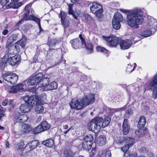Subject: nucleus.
I'll return each instance as SVG.
<instances>
[{
    "label": "nucleus",
    "instance_id": "1",
    "mask_svg": "<svg viewBox=\"0 0 157 157\" xmlns=\"http://www.w3.org/2000/svg\"><path fill=\"white\" fill-rule=\"evenodd\" d=\"M143 12L140 8H136L132 10L127 15L128 25L134 29H138L139 25L141 24L144 19Z\"/></svg>",
    "mask_w": 157,
    "mask_h": 157
},
{
    "label": "nucleus",
    "instance_id": "2",
    "mask_svg": "<svg viewBox=\"0 0 157 157\" xmlns=\"http://www.w3.org/2000/svg\"><path fill=\"white\" fill-rule=\"evenodd\" d=\"M15 53L13 51L9 50L6 54L2 58L1 65L4 68L7 63L12 65H15L21 59L20 57L18 55L12 56Z\"/></svg>",
    "mask_w": 157,
    "mask_h": 157
},
{
    "label": "nucleus",
    "instance_id": "3",
    "mask_svg": "<svg viewBox=\"0 0 157 157\" xmlns=\"http://www.w3.org/2000/svg\"><path fill=\"white\" fill-rule=\"evenodd\" d=\"M102 121L103 118L101 117L94 118L88 124V129L95 133L98 132L101 129L100 125Z\"/></svg>",
    "mask_w": 157,
    "mask_h": 157
},
{
    "label": "nucleus",
    "instance_id": "4",
    "mask_svg": "<svg viewBox=\"0 0 157 157\" xmlns=\"http://www.w3.org/2000/svg\"><path fill=\"white\" fill-rule=\"evenodd\" d=\"M104 39L108 43V45L111 47L116 48L119 44V39L116 37L113 36L106 37L103 36Z\"/></svg>",
    "mask_w": 157,
    "mask_h": 157
},
{
    "label": "nucleus",
    "instance_id": "5",
    "mask_svg": "<svg viewBox=\"0 0 157 157\" xmlns=\"http://www.w3.org/2000/svg\"><path fill=\"white\" fill-rule=\"evenodd\" d=\"M90 10L92 13L95 14L98 17L100 16L103 12L102 7L99 3L94 2L90 7Z\"/></svg>",
    "mask_w": 157,
    "mask_h": 157
},
{
    "label": "nucleus",
    "instance_id": "6",
    "mask_svg": "<svg viewBox=\"0 0 157 157\" xmlns=\"http://www.w3.org/2000/svg\"><path fill=\"white\" fill-rule=\"evenodd\" d=\"M24 101L31 108L37 104L38 99L35 97L26 96L23 98Z\"/></svg>",
    "mask_w": 157,
    "mask_h": 157
},
{
    "label": "nucleus",
    "instance_id": "7",
    "mask_svg": "<svg viewBox=\"0 0 157 157\" xmlns=\"http://www.w3.org/2000/svg\"><path fill=\"white\" fill-rule=\"evenodd\" d=\"M71 109L76 110L82 109L83 108L81 100L79 101L77 98L73 99L70 103Z\"/></svg>",
    "mask_w": 157,
    "mask_h": 157
},
{
    "label": "nucleus",
    "instance_id": "8",
    "mask_svg": "<svg viewBox=\"0 0 157 157\" xmlns=\"http://www.w3.org/2000/svg\"><path fill=\"white\" fill-rule=\"evenodd\" d=\"M94 95L90 94L87 96L86 95L84 98L81 100L82 103L83 108L92 103L94 101Z\"/></svg>",
    "mask_w": 157,
    "mask_h": 157
},
{
    "label": "nucleus",
    "instance_id": "9",
    "mask_svg": "<svg viewBox=\"0 0 157 157\" xmlns=\"http://www.w3.org/2000/svg\"><path fill=\"white\" fill-rule=\"evenodd\" d=\"M60 14L61 23L64 29V31H65L66 29L68 28L69 26V18L67 16L66 14L63 11H60Z\"/></svg>",
    "mask_w": 157,
    "mask_h": 157
},
{
    "label": "nucleus",
    "instance_id": "10",
    "mask_svg": "<svg viewBox=\"0 0 157 157\" xmlns=\"http://www.w3.org/2000/svg\"><path fill=\"white\" fill-rule=\"evenodd\" d=\"M29 13V11H27L23 17L24 19H25V21L28 20L29 19V20H32L36 22L38 24L40 29V32L41 30H42L40 25V19L39 18H37L33 15H29L28 17Z\"/></svg>",
    "mask_w": 157,
    "mask_h": 157
},
{
    "label": "nucleus",
    "instance_id": "11",
    "mask_svg": "<svg viewBox=\"0 0 157 157\" xmlns=\"http://www.w3.org/2000/svg\"><path fill=\"white\" fill-rule=\"evenodd\" d=\"M132 44V42L130 40H122L120 41L119 45L121 49L125 50L128 49Z\"/></svg>",
    "mask_w": 157,
    "mask_h": 157
},
{
    "label": "nucleus",
    "instance_id": "12",
    "mask_svg": "<svg viewBox=\"0 0 157 157\" xmlns=\"http://www.w3.org/2000/svg\"><path fill=\"white\" fill-rule=\"evenodd\" d=\"M28 119V117L25 114H21L15 117L14 121L16 122L24 123Z\"/></svg>",
    "mask_w": 157,
    "mask_h": 157
},
{
    "label": "nucleus",
    "instance_id": "13",
    "mask_svg": "<svg viewBox=\"0 0 157 157\" xmlns=\"http://www.w3.org/2000/svg\"><path fill=\"white\" fill-rule=\"evenodd\" d=\"M23 90V85L21 83L13 86L9 91L10 93H17L18 91H22Z\"/></svg>",
    "mask_w": 157,
    "mask_h": 157
},
{
    "label": "nucleus",
    "instance_id": "14",
    "mask_svg": "<svg viewBox=\"0 0 157 157\" xmlns=\"http://www.w3.org/2000/svg\"><path fill=\"white\" fill-rule=\"evenodd\" d=\"M127 121V119H124L122 126L123 133L124 135H127L128 133L130 128Z\"/></svg>",
    "mask_w": 157,
    "mask_h": 157
},
{
    "label": "nucleus",
    "instance_id": "15",
    "mask_svg": "<svg viewBox=\"0 0 157 157\" xmlns=\"http://www.w3.org/2000/svg\"><path fill=\"white\" fill-rule=\"evenodd\" d=\"M57 83L56 82H53L48 85L46 86L43 90L44 91L54 90L57 88Z\"/></svg>",
    "mask_w": 157,
    "mask_h": 157
},
{
    "label": "nucleus",
    "instance_id": "16",
    "mask_svg": "<svg viewBox=\"0 0 157 157\" xmlns=\"http://www.w3.org/2000/svg\"><path fill=\"white\" fill-rule=\"evenodd\" d=\"M70 43L72 47L74 49H77L81 48L79 40L78 38H75L71 40Z\"/></svg>",
    "mask_w": 157,
    "mask_h": 157
},
{
    "label": "nucleus",
    "instance_id": "17",
    "mask_svg": "<svg viewBox=\"0 0 157 157\" xmlns=\"http://www.w3.org/2000/svg\"><path fill=\"white\" fill-rule=\"evenodd\" d=\"M148 24L150 25V29L153 32L154 34L157 30V21L154 19L149 21Z\"/></svg>",
    "mask_w": 157,
    "mask_h": 157
},
{
    "label": "nucleus",
    "instance_id": "18",
    "mask_svg": "<svg viewBox=\"0 0 157 157\" xmlns=\"http://www.w3.org/2000/svg\"><path fill=\"white\" fill-rule=\"evenodd\" d=\"M42 144L50 147H52L54 145V142L53 139L52 138H50L47 140L43 142Z\"/></svg>",
    "mask_w": 157,
    "mask_h": 157
},
{
    "label": "nucleus",
    "instance_id": "19",
    "mask_svg": "<svg viewBox=\"0 0 157 157\" xmlns=\"http://www.w3.org/2000/svg\"><path fill=\"white\" fill-rule=\"evenodd\" d=\"M20 109L21 112L23 113H26L29 112L31 109V107L28 104H25L21 105Z\"/></svg>",
    "mask_w": 157,
    "mask_h": 157
},
{
    "label": "nucleus",
    "instance_id": "20",
    "mask_svg": "<svg viewBox=\"0 0 157 157\" xmlns=\"http://www.w3.org/2000/svg\"><path fill=\"white\" fill-rule=\"evenodd\" d=\"M39 144V142L37 140H34L27 144L26 147L29 146V150L31 151L36 148Z\"/></svg>",
    "mask_w": 157,
    "mask_h": 157
},
{
    "label": "nucleus",
    "instance_id": "21",
    "mask_svg": "<svg viewBox=\"0 0 157 157\" xmlns=\"http://www.w3.org/2000/svg\"><path fill=\"white\" fill-rule=\"evenodd\" d=\"M146 123V120L144 116L141 117L140 118L138 124L137 125L138 128H144Z\"/></svg>",
    "mask_w": 157,
    "mask_h": 157
},
{
    "label": "nucleus",
    "instance_id": "22",
    "mask_svg": "<svg viewBox=\"0 0 157 157\" xmlns=\"http://www.w3.org/2000/svg\"><path fill=\"white\" fill-rule=\"evenodd\" d=\"M106 141L105 137L104 136H101L98 138L97 142L100 146H101L105 144Z\"/></svg>",
    "mask_w": 157,
    "mask_h": 157
},
{
    "label": "nucleus",
    "instance_id": "23",
    "mask_svg": "<svg viewBox=\"0 0 157 157\" xmlns=\"http://www.w3.org/2000/svg\"><path fill=\"white\" fill-rule=\"evenodd\" d=\"M13 73L11 71L5 72V73H2V78L8 82L10 81Z\"/></svg>",
    "mask_w": 157,
    "mask_h": 157
},
{
    "label": "nucleus",
    "instance_id": "24",
    "mask_svg": "<svg viewBox=\"0 0 157 157\" xmlns=\"http://www.w3.org/2000/svg\"><path fill=\"white\" fill-rule=\"evenodd\" d=\"M152 32V30L148 29L141 32L140 34V36L144 37H147L151 35Z\"/></svg>",
    "mask_w": 157,
    "mask_h": 157
},
{
    "label": "nucleus",
    "instance_id": "25",
    "mask_svg": "<svg viewBox=\"0 0 157 157\" xmlns=\"http://www.w3.org/2000/svg\"><path fill=\"white\" fill-rule=\"evenodd\" d=\"M92 144L90 142H87L83 141L82 144V147L83 149L86 151L90 150L92 146Z\"/></svg>",
    "mask_w": 157,
    "mask_h": 157
},
{
    "label": "nucleus",
    "instance_id": "26",
    "mask_svg": "<svg viewBox=\"0 0 157 157\" xmlns=\"http://www.w3.org/2000/svg\"><path fill=\"white\" fill-rule=\"evenodd\" d=\"M42 84H39V86H38L40 87H43V89L47 85L49 84V83L50 82V80L49 78L48 77H46L43 78L42 79Z\"/></svg>",
    "mask_w": 157,
    "mask_h": 157
},
{
    "label": "nucleus",
    "instance_id": "27",
    "mask_svg": "<svg viewBox=\"0 0 157 157\" xmlns=\"http://www.w3.org/2000/svg\"><path fill=\"white\" fill-rule=\"evenodd\" d=\"M33 77L37 84L41 82L42 78L43 77V74L41 73H39L36 74Z\"/></svg>",
    "mask_w": 157,
    "mask_h": 157
},
{
    "label": "nucleus",
    "instance_id": "28",
    "mask_svg": "<svg viewBox=\"0 0 157 157\" xmlns=\"http://www.w3.org/2000/svg\"><path fill=\"white\" fill-rule=\"evenodd\" d=\"M18 79V76L16 74L13 73L8 82L12 84H15L17 82Z\"/></svg>",
    "mask_w": 157,
    "mask_h": 157
},
{
    "label": "nucleus",
    "instance_id": "29",
    "mask_svg": "<svg viewBox=\"0 0 157 157\" xmlns=\"http://www.w3.org/2000/svg\"><path fill=\"white\" fill-rule=\"evenodd\" d=\"M22 129L24 132L28 133L31 131L32 128L30 125L24 124L22 126Z\"/></svg>",
    "mask_w": 157,
    "mask_h": 157
},
{
    "label": "nucleus",
    "instance_id": "30",
    "mask_svg": "<svg viewBox=\"0 0 157 157\" xmlns=\"http://www.w3.org/2000/svg\"><path fill=\"white\" fill-rule=\"evenodd\" d=\"M124 141L126 144L131 146L133 144L134 139L133 138H130L128 137H125L124 139Z\"/></svg>",
    "mask_w": 157,
    "mask_h": 157
},
{
    "label": "nucleus",
    "instance_id": "31",
    "mask_svg": "<svg viewBox=\"0 0 157 157\" xmlns=\"http://www.w3.org/2000/svg\"><path fill=\"white\" fill-rule=\"evenodd\" d=\"M123 18L121 14L120 13H116L113 17V19L112 20L118 21L119 22L122 21Z\"/></svg>",
    "mask_w": 157,
    "mask_h": 157
},
{
    "label": "nucleus",
    "instance_id": "32",
    "mask_svg": "<svg viewBox=\"0 0 157 157\" xmlns=\"http://www.w3.org/2000/svg\"><path fill=\"white\" fill-rule=\"evenodd\" d=\"M156 85H157V75L154 77L153 80L149 84L148 89H151V87L155 86Z\"/></svg>",
    "mask_w": 157,
    "mask_h": 157
},
{
    "label": "nucleus",
    "instance_id": "33",
    "mask_svg": "<svg viewBox=\"0 0 157 157\" xmlns=\"http://www.w3.org/2000/svg\"><path fill=\"white\" fill-rule=\"evenodd\" d=\"M26 43L27 41L26 38L23 37L19 40L16 42L15 44L19 45L22 48H23L25 46Z\"/></svg>",
    "mask_w": 157,
    "mask_h": 157
},
{
    "label": "nucleus",
    "instance_id": "34",
    "mask_svg": "<svg viewBox=\"0 0 157 157\" xmlns=\"http://www.w3.org/2000/svg\"><path fill=\"white\" fill-rule=\"evenodd\" d=\"M85 47L88 53H91L93 51L92 44L87 43L84 44Z\"/></svg>",
    "mask_w": 157,
    "mask_h": 157
},
{
    "label": "nucleus",
    "instance_id": "35",
    "mask_svg": "<svg viewBox=\"0 0 157 157\" xmlns=\"http://www.w3.org/2000/svg\"><path fill=\"white\" fill-rule=\"evenodd\" d=\"M40 125L41 126L42 129H43V131L49 129L50 127V124L46 121L42 122Z\"/></svg>",
    "mask_w": 157,
    "mask_h": 157
},
{
    "label": "nucleus",
    "instance_id": "36",
    "mask_svg": "<svg viewBox=\"0 0 157 157\" xmlns=\"http://www.w3.org/2000/svg\"><path fill=\"white\" fill-rule=\"evenodd\" d=\"M21 2L18 3H14L11 2L8 5V6L10 8H12L14 9H17L22 5Z\"/></svg>",
    "mask_w": 157,
    "mask_h": 157
},
{
    "label": "nucleus",
    "instance_id": "37",
    "mask_svg": "<svg viewBox=\"0 0 157 157\" xmlns=\"http://www.w3.org/2000/svg\"><path fill=\"white\" fill-rule=\"evenodd\" d=\"M44 131L40 125H39L36 127L34 128L33 131V133L35 134L40 133Z\"/></svg>",
    "mask_w": 157,
    "mask_h": 157
},
{
    "label": "nucleus",
    "instance_id": "38",
    "mask_svg": "<svg viewBox=\"0 0 157 157\" xmlns=\"http://www.w3.org/2000/svg\"><path fill=\"white\" fill-rule=\"evenodd\" d=\"M93 140V136L90 134H88L86 135L84 138L83 141L90 142L92 144V141Z\"/></svg>",
    "mask_w": 157,
    "mask_h": 157
},
{
    "label": "nucleus",
    "instance_id": "39",
    "mask_svg": "<svg viewBox=\"0 0 157 157\" xmlns=\"http://www.w3.org/2000/svg\"><path fill=\"white\" fill-rule=\"evenodd\" d=\"M35 111L39 113H41L44 111V108L40 105L37 104L36 105L35 109Z\"/></svg>",
    "mask_w": 157,
    "mask_h": 157
},
{
    "label": "nucleus",
    "instance_id": "40",
    "mask_svg": "<svg viewBox=\"0 0 157 157\" xmlns=\"http://www.w3.org/2000/svg\"><path fill=\"white\" fill-rule=\"evenodd\" d=\"M142 128H138V130H136L135 132V134L136 136L138 137H141L144 134V129H142Z\"/></svg>",
    "mask_w": 157,
    "mask_h": 157
},
{
    "label": "nucleus",
    "instance_id": "41",
    "mask_svg": "<svg viewBox=\"0 0 157 157\" xmlns=\"http://www.w3.org/2000/svg\"><path fill=\"white\" fill-rule=\"evenodd\" d=\"M120 22L115 21L114 20H112V25L113 27L116 29H120L121 25L120 24Z\"/></svg>",
    "mask_w": 157,
    "mask_h": 157
},
{
    "label": "nucleus",
    "instance_id": "42",
    "mask_svg": "<svg viewBox=\"0 0 157 157\" xmlns=\"http://www.w3.org/2000/svg\"><path fill=\"white\" fill-rule=\"evenodd\" d=\"M137 154L136 152H125L124 155V157H136Z\"/></svg>",
    "mask_w": 157,
    "mask_h": 157
},
{
    "label": "nucleus",
    "instance_id": "43",
    "mask_svg": "<svg viewBox=\"0 0 157 157\" xmlns=\"http://www.w3.org/2000/svg\"><path fill=\"white\" fill-rule=\"evenodd\" d=\"M27 84L28 85L30 86L34 85L37 84L33 76L30 77L29 78L27 82Z\"/></svg>",
    "mask_w": 157,
    "mask_h": 157
},
{
    "label": "nucleus",
    "instance_id": "44",
    "mask_svg": "<svg viewBox=\"0 0 157 157\" xmlns=\"http://www.w3.org/2000/svg\"><path fill=\"white\" fill-rule=\"evenodd\" d=\"M111 121V119L108 117H106L105 120L103 121L102 124V127L103 128H104L107 126L109 123Z\"/></svg>",
    "mask_w": 157,
    "mask_h": 157
},
{
    "label": "nucleus",
    "instance_id": "45",
    "mask_svg": "<svg viewBox=\"0 0 157 157\" xmlns=\"http://www.w3.org/2000/svg\"><path fill=\"white\" fill-rule=\"evenodd\" d=\"M58 43V41L56 39L54 38L51 40L48 41V43L49 46L52 47L54 46L55 44Z\"/></svg>",
    "mask_w": 157,
    "mask_h": 157
},
{
    "label": "nucleus",
    "instance_id": "46",
    "mask_svg": "<svg viewBox=\"0 0 157 157\" xmlns=\"http://www.w3.org/2000/svg\"><path fill=\"white\" fill-rule=\"evenodd\" d=\"M135 68V66H134L133 67L132 65L128 64L127 67L126 71L130 73L133 71Z\"/></svg>",
    "mask_w": 157,
    "mask_h": 157
},
{
    "label": "nucleus",
    "instance_id": "47",
    "mask_svg": "<svg viewBox=\"0 0 157 157\" xmlns=\"http://www.w3.org/2000/svg\"><path fill=\"white\" fill-rule=\"evenodd\" d=\"M111 154L110 151L108 150L104 154H102L101 155H98L97 157H111Z\"/></svg>",
    "mask_w": 157,
    "mask_h": 157
},
{
    "label": "nucleus",
    "instance_id": "48",
    "mask_svg": "<svg viewBox=\"0 0 157 157\" xmlns=\"http://www.w3.org/2000/svg\"><path fill=\"white\" fill-rule=\"evenodd\" d=\"M154 88L153 90L152 97L154 99L157 98V86H154Z\"/></svg>",
    "mask_w": 157,
    "mask_h": 157
},
{
    "label": "nucleus",
    "instance_id": "49",
    "mask_svg": "<svg viewBox=\"0 0 157 157\" xmlns=\"http://www.w3.org/2000/svg\"><path fill=\"white\" fill-rule=\"evenodd\" d=\"M96 49L98 52H100L104 53H106L107 52V50L105 48L99 46L96 47Z\"/></svg>",
    "mask_w": 157,
    "mask_h": 157
},
{
    "label": "nucleus",
    "instance_id": "50",
    "mask_svg": "<svg viewBox=\"0 0 157 157\" xmlns=\"http://www.w3.org/2000/svg\"><path fill=\"white\" fill-rule=\"evenodd\" d=\"M17 36L18 35L17 34H13L10 36L9 38L13 42L17 39Z\"/></svg>",
    "mask_w": 157,
    "mask_h": 157
},
{
    "label": "nucleus",
    "instance_id": "51",
    "mask_svg": "<svg viewBox=\"0 0 157 157\" xmlns=\"http://www.w3.org/2000/svg\"><path fill=\"white\" fill-rule=\"evenodd\" d=\"M131 146L129 145L126 144L124 147H121V149L125 153V152H128L127 151L128 150Z\"/></svg>",
    "mask_w": 157,
    "mask_h": 157
},
{
    "label": "nucleus",
    "instance_id": "52",
    "mask_svg": "<svg viewBox=\"0 0 157 157\" xmlns=\"http://www.w3.org/2000/svg\"><path fill=\"white\" fill-rule=\"evenodd\" d=\"M14 49L16 50L17 51H20V48L19 45H13L10 47L9 48H8V50H10L11 51V49Z\"/></svg>",
    "mask_w": 157,
    "mask_h": 157
},
{
    "label": "nucleus",
    "instance_id": "53",
    "mask_svg": "<svg viewBox=\"0 0 157 157\" xmlns=\"http://www.w3.org/2000/svg\"><path fill=\"white\" fill-rule=\"evenodd\" d=\"M84 16L85 19L87 21H90L92 20V18L88 14H85Z\"/></svg>",
    "mask_w": 157,
    "mask_h": 157
},
{
    "label": "nucleus",
    "instance_id": "54",
    "mask_svg": "<svg viewBox=\"0 0 157 157\" xmlns=\"http://www.w3.org/2000/svg\"><path fill=\"white\" fill-rule=\"evenodd\" d=\"M73 4H70L69 5V13L71 14H72L73 13V10H72V7Z\"/></svg>",
    "mask_w": 157,
    "mask_h": 157
},
{
    "label": "nucleus",
    "instance_id": "55",
    "mask_svg": "<svg viewBox=\"0 0 157 157\" xmlns=\"http://www.w3.org/2000/svg\"><path fill=\"white\" fill-rule=\"evenodd\" d=\"M96 149L95 148H92L90 153V157H93L95 154Z\"/></svg>",
    "mask_w": 157,
    "mask_h": 157
},
{
    "label": "nucleus",
    "instance_id": "56",
    "mask_svg": "<svg viewBox=\"0 0 157 157\" xmlns=\"http://www.w3.org/2000/svg\"><path fill=\"white\" fill-rule=\"evenodd\" d=\"M13 42H12L11 40H10L9 38L7 40L6 42V48H9L10 46L12 44Z\"/></svg>",
    "mask_w": 157,
    "mask_h": 157
},
{
    "label": "nucleus",
    "instance_id": "57",
    "mask_svg": "<svg viewBox=\"0 0 157 157\" xmlns=\"http://www.w3.org/2000/svg\"><path fill=\"white\" fill-rule=\"evenodd\" d=\"M72 152V150L71 148H67L64 151V153L65 154L68 155H69L71 154Z\"/></svg>",
    "mask_w": 157,
    "mask_h": 157
},
{
    "label": "nucleus",
    "instance_id": "58",
    "mask_svg": "<svg viewBox=\"0 0 157 157\" xmlns=\"http://www.w3.org/2000/svg\"><path fill=\"white\" fill-rule=\"evenodd\" d=\"M18 149L20 150H23L24 148V144L23 142L20 143L18 144Z\"/></svg>",
    "mask_w": 157,
    "mask_h": 157
},
{
    "label": "nucleus",
    "instance_id": "59",
    "mask_svg": "<svg viewBox=\"0 0 157 157\" xmlns=\"http://www.w3.org/2000/svg\"><path fill=\"white\" fill-rule=\"evenodd\" d=\"M79 37L80 39L82 44L84 45L86 43V40L82 36V35L81 34L79 35Z\"/></svg>",
    "mask_w": 157,
    "mask_h": 157
},
{
    "label": "nucleus",
    "instance_id": "60",
    "mask_svg": "<svg viewBox=\"0 0 157 157\" xmlns=\"http://www.w3.org/2000/svg\"><path fill=\"white\" fill-rule=\"evenodd\" d=\"M10 0H1L0 3L3 6H5L9 2Z\"/></svg>",
    "mask_w": 157,
    "mask_h": 157
},
{
    "label": "nucleus",
    "instance_id": "61",
    "mask_svg": "<svg viewBox=\"0 0 157 157\" xmlns=\"http://www.w3.org/2000/svg\"><path fill=\"white\" fill-rule=\"evenodd\" d=\"M87 78L86 76L84 75H81L80 78L81 80L82 81H85L87 80Z\"/></svg>",
    "mask_w": 157,
    "mask_h": 157
},
{
    "label": "nucleus",
    "instance_id": "62",
    "mask_svg": "<svg viewBox=\"0 0 157 157\" xmlns=\"http://www.w3.org/2000/svg\"><path fill=\"white\" fill-rule=\"evenodd\" d=\"M32 5V3H31L26 5L25 8V10L26 11H29L30 8Z\"/></svg>",
    "mask_w": 157,
    "mask_h": 157
},
{
    "label": "nucleus",
    "instance_id": "63",
    "mask_svg": "<svg viewBox=\"0 0 157 157\" xmlns=\"http://www.w3.org/2000/svg\"><path fill=\"white\" fill-rule=\"evenodd\" d=\"M7 105H9L11 107H14V105L13 103V101L12 100H10L9 101H8Z\"/></svg>",
    "mask_w": 157,
    "mask_h": 157
},
{
    "label": "nucleus",
    "instance_id": "64",
    "mask_svg": "<svg viewBox=\"0 0 157 157\" xmlns=\"http://www.w3.org/2000/svg\"><path fill=\"white\" fill-rule=\"evenodd\" d=\"M140 151L144 153L147 152V150L145 147H142L140 149Z\"/></svg>",
    "mask_w": 157,
    "mask_h": 157
}]
</instances>
